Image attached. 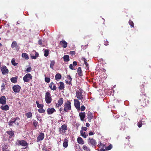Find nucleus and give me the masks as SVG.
Returning a JSON list of instances; mask_svg holds the SVG:
<instances>
[{"label":"nucleus","mask_w":151,"mask_h":151,"mask_svg":"<svg viewBox=\"0 0 151 151\" xmlns=\"http://www.w3.org/2000/svg\"><path fill=\"white\" fill-rule=\"evenodd\" d=\"M80 133L81 136L84 138H86L88 136V134L83 132V130L80 131Z\"/></svg>","instance_id":"obj_19"},{"label":"nucleus","mask_w":151,"mask_h":151,"mask_svg":"<svg viewBox=\"0 0 151 151\" xmlns=\"http://www.w3.org/2000/svg\"><path fill=\"white\" fill-rule=\"evenodd\" d=\"M138 126L139 128L141 127L142 126V123H140V122H138Z\"/></svg>","instance_id":"obj_53"},{"label":"nucleus","mask_w":151,"mask_h":151,"mask_svg":"<svg viewBox=\"0 0 151 151\" xmlns=\"http://www.w3.org/2000/svg\"><path fill=\"white\" fill-rule=\"evenodd\" d=\"M130 138L129 137H126V139H129Z\"/></svg>","instance_id":"obj_64"},{"label":"nucleus","mask_w":151,"mask_h":151,"mask_svg":"<svg viewBox=\"0 0 151 151\" xmlns=\"http://www.w3.org/2000/svg\"><path fill=\"white\" fill-rule=\"evenodd\" d=\"M18 119V118H17ZM17 119V118H16L15 119H12V121H10L9 122V126H18L19 123L18 122H16Z\"/></svg>","instance_id":"obj_7"},{"label":"nucleus","mask_w":151,"mask_h":151,"mask_svg":"<svg viewBox=\"0 0 151 151\" xmlns=\"http://www.w3.org/2000/svg\"><path fill=\"white\" fill-rule=\"evenodd\" d=\"M55 63V62L54 60L51 61V63L50 64V67L51 68L53 69V66Z\"/></svg>","instance_id":"obj_35"},{"label":"nucleus","mask_w":151,"mask_h":151,"mask_svg":"<svg viewBox=\"0 0 151 151\" xmlns=\"http://www.w3.org/2000/svg\"><path fill=\"white\" fill-rule=\"evenodd\" d=\"M85 107L83 105L81 107V111H83L85 110Z\"/></svg>","instance_id":"obj_48"},{"label":"nucleus","mask_w":151,"mask_h":151,"mask_svg":"<svg viewBox=\"0 0 151 151\" xmlns=\"http://www.w3.org/2000/svg\"><path fill=\"white\" fill-rule=\"evenodd\" d=\"M87 129V128L86 127H82L81 128V130H84L85 131H86Z\"/></svg>","instance_id":"obj_49"},{"label":"nucleus","mask_w":151,"mask_h":151,"mask_svg":"<svg viewBox=\"0 0 151 151\" xmlns=\"http://www.w3.org/2000/svg\"><path fill=\"white\" fill-rule=\"evenodd\" d=\"M61 78V75L59 73H58L56 74L55 76V79L57 81H59Z\"/></svg>","instance_id":"obj_23"},{"label":"nucleus","mask_w":151,"mask_h":151,"mask_svg":"<svg viewBox=\"0 0 151 151\" xmlns=\"http://www.w3.org/2000/svg\"><path fill=\"white\" fill-rule=\"evenodd\" d=\"M37 107L40 109H42L43 108V106L42 104H39L37 106Z\"/></svg>","instance_id":"obj_47"},{"label":"nucleus","mask_w":151,"mask_h":151,"mask_svg":"<svg viewBox=\"0 0 151 151\" xmlns=\"http://www.w3.org/2000/svg\"><path fill=\"white\" fill-rule=\"evenodd\" d=\"M70 53L71 55H73L75 54V52L74 51H70Z\"/></svg>","instance_id":"obj_52"},{"label":"nucleus","mask_w":151,"mask_h":151,"mask_svg":"<svg viewBox=\"0 0 151 151\" xmlns=\"http://www.w3.org/2000/svg\"><path fill=\"white\" fill-rule=\"evenodd\" d=\"M17 45V43L16 41L13 42L11 45V47L12 48H14V47H16Z\"/></svg>","instance_id":"obj_33"},{"label":"nucleus","mask_w":151,"mask_h":151,"mask_svg":"<svg viewBox=\"0 0 151 151\" xmlns=\"http://www.w3.org/2000/svg\"><path fill=\"white\" fill-rule=\"evenodd\" d=\"M61 129L64 131L67 130V127L66 125L65 124L61 126Z\"/></svg>","instance_id":"obj_37"},{"label":"nucleus","mask_w":151,"mask_h":151,"mask_svg":"<svg viewBox=\"0 0 151 151\" xmlns=\"http://www.w3.org/2000/svg\"><path fill=\"white\" fill-rule=\"evenodd\" d=\"M44 55L45 57H47L49 54V51L48 50L43 49Z\"/></svg>","instance_id":"obj_30"},{"label":"nucleus","mask_w":151,"mask_h":151,"mask_svg":"<svg viewBox=\"0 0 151 151\" xmlns=\"http://www.w3.org/2000/svg\"><path fill=\"white\" fill-rule=\"evenodd\" d=\"M100 60V62H101V63H102V64H104V63H103V59L102 58H101V59H100L99 60Z\"/></svg>","instance_id":"obj_59"},{"label":"nucleus","mask_w":151,"mask_h":151,"mask_svg":"<svg viewBox=\"0 0 151 151\" xmlns=\"http://www.w3.org/2000/svg\"><path fill=\"white\" fill-rule=\"evenodd\" d=\"M33 122V125L35 127H36L37 125L38 124V122L35 120H34Z\"/></svg>","instance_id":"obj_41"},{"label":"nucleus","mask_w":151,"mask_h":151,"mask_svg":"<svg viewBox=\"0 0 151 151\" xmlns=\"http://www.w3.org/2000/svg\"><path fill=\"white\" fill-rule=\"evenodd\" d=\"M88 144L89 145H91L92 147H95L96 145V142L95 140L93 138H89L88 139Z\"/></svg>","instance_id":"obj_5"},{"label":"nucleus","mask_w":151,"mask_h":151,"mask_svg":"<svg viewBox=\"0 0 151 151\" xmlns=\"http://www.w3.org/2000/svg\"><path fill=\"white\" fill-rule=\"evenodd\" d=\"M32 114L31 112H29L26 113V116L27 118H29L32 117Z\"/></svg>","instance_id":"obj_34"},{"label":"nucleus","mask_w":151,"mask_h":151,"mask_svg":"<svg viewBox=\"0 0 151 151\" xmlns=\"http://www.w3.org/2000/svg\"><path fill=\"white\" fill-rule=\"evenodd\" d=\"M39 54L35 51H33L31 54V57L32 59H35L38 57Z\"/></svg>","instance_id":"obj_11"},{"label":"nucleus","mask_w":151,"mask_h":151,"mask_svg":"<svg viewBox=\"0 0 151 151\" xmlns=\"http://www.w3.org/2000/svg\"><path fill=\"white\" fill-rule=\"evenodd\" d=\"M12 88L15 92L18 93L20 91L21 87L18 85H15Z\"/></svg>","instance_id":"obj_8"},{"label":"nucleus","mask_w":151,"mask_h":151,"mask_svg":"<svg viewBox=\"0 0 151 151\" xmlns=\"http://www.w3.org/2000/svg\"><path fill=\"white\" fill-rule=\"evenodd\" d=\"M67 78L68 80H71L72 79V78L70 76H68L67 77Z\"/></svg>","instance_id":"obj_57"},{"label":"nucleus","mask_w":151,"mask_h":151,"mask_svg":"<svg viewBox=\"0 0 151 151\" xmlns=\"http://www.w3.org/2000/svg\"><path fill=\"white\" fill-rule=\"evenodd\" d=\"M77 141L78 143L80 144L83 145L84 144V141L81 137H78L77 139Z\"/></svg>","instance_id":"obj_21"},{"label":"nucleus","mask_w":151,"mask_h":151,"mask_svg":"<svg viewBox=\"0 0 151 151\" xmlns=\"http://www.w3.org/2000/svg\"><path fill=\"white\" fill-rule=\"evenodd\" d=\"M32 77L29 73L27 74L23 78V80L24 82H29L30 80L32 78Z\"/></svg>","instance_id":"obj_4"},{"label":"nucleus","mask_w":151,"mask_h":151,"mask_svg":"<svg viewBox=\"0 0 151 151\" xmlns=\"http://www.w3.org/2000/svg\"><path fill=\"white\" fill-rule=\"evenodd\" d=\"M37 120L39 121H40V122H41L42 121V119H41V118L40 116H37Z\"/></svg>","instance_id":"obj_50"},{"label":"nucleus","mask_w":151,"mask_h":151,"mask_svg":"<svg viewBox=\"0 0 151 151\" xmlns=\"http://www.w3.org/2000/svg\"><path fill=\"white\" fill-rule=\"evenodd\" d=\"M73 65L74 67H75L77 65V62L76 61H74L73 64Z\"/></svg>","instance_id":"obj_51"},{"label":"nucleus","mask_w":151,"mask_h":151,"mask_svg":"<svg viewBox=\"0 0 151 151\" xmlns=\"http://www.w3.org/2000/svg\"><path fill=\"white\" fill-rule=\"evenodd\" d=\"M6 132L9 135V137L11 138L14 135V131H7Z\"/></svg>","instance_id":"obj_24"},{"label":"nucleus","mask_w":151,"mask_h":151,"mask_svg":"<svg viewBox=\"0 0 151 151\" xmlns=\"http://www.w3.org/2000/svg\"><path fill=\"white\" fill-rule=\"evenodd\" d=\"M71 109V103L69 101H67L64 104V110L65 111L68 112Z\"/></svg>","instance_id":"obj_2"},{"label":"nucleus","mask_w":151,"mask_h":151,"mask_svg":"<svg viewBox=\"0 0 151 151\" xmlns=\"http://www.w3.org/2000/svg\"><path fill=\"white\" fill-rule=\"evenodd\" d=\"M82 148L85 151H90L91 150L90 149L88 148L86 145H83L82 147Z\"/></svg>","instance_id":"obj_31"},{"label":"nucleus","mask_w":151,"mask_h":151,"mask_svg":"<svg viewBox=\"0 0 151 151\" xmlns=\"http://www.w3.org/2000/svg\"><path fill=\"white\" fill-rule=\"evenodd\" d=\"M49 87L52 90H55L56 89V86L54 83L53 82L49 84Z\"/></svg>","instance_id":"obj_20"},{"label":"nucleus","mask_w":151,"mask_h":151,"mask_svg":"<svg viewBox=\"0 0 151 151\" xmlns=\"http://www.w3.org/2000/svg\"><path fill=\"white\" fill-rule=\"evenodd\" d=\"M82 60L84 61V63L87 62V60L85 58H82Z\"/></svg>","instance_id":"obj_58"},{"label":"nucleus","mask_w":151,"mask_h":151,"mask_svg":"<svg viewBox=\"0 0 151 151\" xmlns=\"http://www.w3.org/2000/svg\"><path fill=\"white\" fill-rule=\"evenodd\" d=\"M104 45L106 46L108 45V42L107 41H106L104 42Z\"/></svg>","instance_id":"obj_56"},{"label":"nucleus","mask_w":151,"mask_h":151,"mask_svg":"<svg viewBox=\"0 0 151 151\" xmlns=\"http://www.w3.org/2000/svg\"><path fill=\"white\" fill-rule=\"evenodd\" d=\"M112 148V145L111 144L109 145L108 146L106 147L105 148L107 150H110Z\"/></svg>","instance_id":"obj_38"},{"label":"nucleus","mask_w":151,"mask_h":151,"mask_svg":"<svg viewBox=\"0 0 151 151\" xmlns=\"http://www.w3.org/2000/svg\"><path fill=\"white\" fill-rule=\"evenodd\" d=\"M60 44L64 48H65L67 47V43L65 40L61 41L60 42Z\"/></svg>","instance_id":"obj_18"},{"label":"nucleus","mask_w":151,"mask_h":151,"mask_svg":"<svg viewBox=\"0 0 151 151\" xmlns=\"http://www.w3.org/2000/svg\"><path fill=\"white\" fill-rule=\"evenodd\" d=\"M63 146L65 148L67 147L68 146V140L65 139L63 143Z\"/></svg>","instance_id":"obj_27"},{"label":"nucleus","mask_w":151,"mask_h":151,"mask_svg":"<svg viewBox=\"0 0 151 151\" xmlns=\"http://www.w3.org/2000/svg\"><path fill=\"white\" fill-rule=\"evenodd\" d=\"M79 116L80 117L81 120L82 121H84L85 116V113L84 112H81L79 114Z\"/></svg>","instance_id":"obj_16"},{"label":"nucleus","mask_w":151,"mask_h":151,"mask_svg":"<svg viewBox=\"0 0 151 151\" xmlns=\"http://www.w3.org/2000/svg\"><path fill=\"white\" fill-rule=\"evenodd\" d=\"M129 24L131 26V27H134V23L133 22H132L131 20H129Z\"/></svg>","instance_id":"obj_42"},{"label":"nucleus","mask_w":151,"mask_h":151,"mask_svg":"<svg viewBox=\"0 0 151 151\" xmlns=\"http://www.w3.org/2000/svg\"><path fill=\"white\" fill-rule=\"evenodd\" d=\"M86 126L87 127H89L90 126V124L88 123H87L86 124Z\"/></svg>","instance_id":"obj_60"},{"label":"nucleus","mask_w":151,"mask_h":151,"mask_svg":"<svg viewBox=\"0 0 151 151\" xmlns=\"http://www.w3.org/2000/svg\"><path fill=\"white\" fill-rule=\"evenodd\" d=\"M22 57L26 59L27 60L29 59L28 55L26 53H23L22 55Z\"/></svg>","instance_id":"obj_29"},{"label":"nucleus","mask_w":151,"mask_h":151,"mask_svg":"<svg viewBox=\"0 0 151 151\" xmlns=\"http://www.w3.org/2000/svg\"><path fill=\"white\" fill-rule=\"evenodd\" d=\"M71 80H70V81L68 82V84L69 85H71Z\"/></svg>","instance_id":"obj_61"},{"label":"nucleus","mask_w":151,"mask_h":151,"mask_svg":"<svg viewBox=\"0 0 151 151\" xmlns=\"http://www.w3.org/2000/svg\"><path fill=\"white\" fill-rule=\"evenodd\" d=\"M11 62L12 65H13L14 66H16L17 65V63H16L15 60L13 58L12 59Z\"/></svg>","instance_id":"obj_36"},{"label":"nucleus","mask_w":151,"mask_h":151,"mask_svg":"<svg viewBox=\"0 0 151 151\" xmlns=\"http://www.w3.org/2000/svg\"><path fill=\"white\" fill-rule=\"evenodd\" d=\"M94 134L93 133L91 132V131H90L89 133V135H93Z\"/></svg>","instance_id":"obj_54"},{"label":"nucleus","mask_w":151,"mask_h":151,"mask_svg":"<svg viewBox=\"0 0 151 151\" xmlns=\"http://www.w3.org/2000/svg\"><path fill=\"white\" fill-rule=\"evenodd\" d=\"M63 59L65 61L68 62L69 61V56L68 55H65L64 56Z\"/></svg>","instance_id":"obj_28"},{"label":"nucleus","mask_w":151,"mask_h":151,"mask_svg":"<svg viewBox=\"0 0 151 151\" xmlns=\"http://www.w3.org/2000/svg\"><path fill=\"white\" fill-rule=\"evenodd\" d=\"M83 91L80 89L79 91H77L76 93V97L78 99L81 100L82 101H83L85 98L83 95Z\"/></svg>","instance_id":"obj_1"},{"label":"nucleus","mask_w":151,"mask_h":151,"mask_svg":"<svg viewBox=\"0 0 151 151\" xmlns=\"http://www.w3.org/2000/svg\"><path fill=\"white\" fill-rule=\"evenodd\" d=\"M9 106L7 105H6L4 106L2 105L0 107V108L1 109L4 111H7L9 109Z\"/></svg>","instance_id":"obj_22"},{"label":"nucleus","mask_w":151,"mask_h":151,"mask_svg":"<svg viewBox=\"0 0 151 151\" xmlns=\"http://www.w3.org/2000/svg\"><path fill=\"white\" fill-rule=\"evenodd\" d=\"M74 106L77 109H79L80 106V102L77 99H74Z\"/></svg>","instance_id":"obj_9"},{"label":"nucleus","mask_w":151,"mask_h":151,"mask_svg":"<svg viewBox=\"0 0 151 151\" xmlns=\"http://www.w3.org/2000/svg\"><path fill=\"white\" fill-rule=\"evenodd\" d=\"M18 143L19 145L23 146H26L28 145L27 142L24 140H19Z\"/></svg>","instance_id":"obj_13"},{"label":"nucleus","mask_w":151,"mask_h":151,"mask_svg":"<svg viewBox=\"0 0 151 151\" xmlns=\"http://www.w3.org/2000/svg\"><path fill=\"white\" fill-rule=\"evenodd\" d=\"M106 151L104 149H101L100 151Z\"/></svg>","instance_id":"obj_62"},{"label":"nucleus","mask_w":151,"mask_h":151,"mask_svg":"<svg viewBox=\"0 0 151 151\" xmlns=\"http://www.w3.org/2000/svg\"><path fill=\"white\" fill-rule=\"evenodd\" d=\"M45 99L46 102L47 104H50L51 102L52 98L49 92H47L46 93Z\"/></svg>","instance_id":"obj_3"},{"label":"nucleus","mask_w":151,"mask_h":151,"mask_svg":"<svg viewBox=\"0 0 151 151\" xmlns=\"http://www.w3.org/2000/svg\"><path fill=\"white\" fill-rule=\"evenodd\" d=\"M60 85L59 87V89L60 90H62L64 88V83L62 82H60L59 83Z\"/></svg>","instance_id":"obj_25"},{"label":"nucleus","mask_w":151,"mask_h":151,"mask_svg":"<svg viewBox=\"0 0 151 151\" xmlns=\"http://www.w3.org/2000/svg\"><path fill=\"white\" fill-rule=\"evenodd\" d=\"M88 118V121L89 122H91V120L93 118V114L89 111L87 113Z\"/></svg>","instance_id":"obj_15"},{"label":"nucleus","mask_w":151,"mask_h":151,"mask_svg":"<svg viewBox=\"0 0 151 151\" xmlns=\"http://www.w3.org/2000/svg\"><path fill=\"white\" fill-rule=\"evenodd\" d=\"M6 98L4 96H2L0 98V104L4 105L6 104Z\"/></svg>","instance_id":"obj_12"},{"label":"nucleus","mask_w":151,"mask_h":151,"mask_svg":"<svg viewBox=\"0 0 151 151\" xmlns=\"http://www.w3.org/2000/svg\"><path fill=\"white\" fill-rule=\"evenodd\" d=\"M63 102V98H60L58 101V103L56 104V106L59 107L61 106Z\"/></svg>","instance_id":"obj_17"},{"label":"nucleus","mask_w":151,"mask_h":151,"mask_svg":"<svg viewBox=\"0 0 151 151\" xmlns=\"http://www.w3.org/2000/svg\"><path fill=\"white\" fill-rule=\"evenodd\" d=\"M38 111L40 113H44L45 112V110L42 109H40L38 110Z\"/></svg>","instance_id":"obj_44"},{"label":"nucleus","mask_w":151,"mask_h":151,"mask_svg":"<svg viewBox=\"0 0 151 151\" xmlns=\"http://www.w3.org/2000/svg\"><path fill=\"white\" fill-rule=\"evenodd\" d=\"M38 44L41 45H43L42 44V41L41 40H40L38 41Z\"/></svg>","instance_id":"obj_55"},{"label":"nucleus","mask_w":151,"mask_h":151,"mask_svg":"<svg viewBox=\"0 0 151 151\" xmlns=\"http://www.w3.org/2000/svg\"><path fill=\"white\" fill-rule=\"evenodd\" d=\"M45 81L47 83H49L50 81V78L48 77H45Z\"/></svg>","instance_id":"obj_40"},{"label":"nucleus","mask_w":151,"mask_h":151,"mask_svg":"<svg viewBox=\"0 0 151 151\" xmlns=\"http://www.w3.org/2000/svg\"><path fill=\"white\" fill-rule=\"evenodd\" d=\"M77 72L79 76H82V71L81 70V68L80 67H79L78 68L77 70Z\"/></svg>","instance_id":"obj_26"},{"label":"nucleus","mask_w":151,"mask_h":151,"mask_svg":"<svg viewBox=\"0 0 151 151\" xmlns=\"http://www.w3.org/2000/svg\"><path fill=\"white\" fill-rule=\"evenodd\" d=\"M1 69L2 73L3 75H6L9 73V70L6 67V66H2L1 68Z\"/></svg>","instance_id":"obj_6"},{"label":"nucleus","mask_w":151,"mask_h":151,"mask_svg":"<svg viewBox=\"0 0 151 151\" xmlns=\"http://www.w3.org/2000/svg\"><path fill=\"white\" fill-rule=\"evenodd\" d=\"M55 109L53 108H49L47 110V113L49 114H52L55 111Z\"/></svg>","instance_id":"obj_14"},{"label":"nucleus","mask_w":151,"mask_h":151,"mask_svg":"<svg viewBox=\"0 0 151 151\" xmlns=\"http://www.w3.org/2000/svg\"><path fill=\"white\" fill-rule=\"evenodd\" d=\"M84 63L85 64V65H86V67H85V68L87 70H88V63L87 62Z\"/></svg>","instance_id":"obj_43"},{"label":"nucleus","mask_w":151,"mask_h":151,"mask_svg":"<svg viewBox=\"0 0 151 151\" xmlns=\"http://www.w3.org/2000/svg\"><path fill=\"white\" fill-rule=\"evenodd\" d=\"M31 70H32L31 68V67H29L27 68L26 71L27 72H30V71H31Z\"/></svg>","instance_id":"obj_46"},{"label":"nucleus","mask_w":151,"mask_h":151,"mask_svg":"<svg viewBox=\"0 0 151 151\" xmlns=\"http://www.w3.org/2000/svg\"><path fill=\"white\" fill-rule=\"evenodd\" d=\"M74 67L73 65L72 64H70L69 65V68L71 70H75V69L74 68Z\"/></svg>","instance_id":"obj_45"},{"label":"nucleus","mask_w":151,"mask_h":151,"mask_svg":"<svg viewBox=\"0 0 151 151\" xmlns=\"http://www.w3.org/2000/svg\"><path fill=\"white\" fill-rule=\"evenodd\" d=\"M44 137V134L43 133H41L39 136L37 137V141L38 142L42 140Z\"/></svg>","instance_id":"obj_10"},{"label":"nucleus","mask_w":151,"mask_h":151,"mask_svg":"<svg viewBox=\"0 0 151 151\" xmlns=\"http://www.w3.org/2000/svg\"><path fill=\"white\" fill-rule=\"evenodd\" d=\"M17 77H13L11 79V81L12 83H15L17 81Z\"/></svg>","instance_id":"obj_32"},{"label":"nucleus","mask_w":151,"mask_h":151,"mask_svg":"<svg viewBox=\"0 0 151 151\" xmlns=\"http://www.w3.org/2000/svg\"><path fill=\"white\" fill-rule=\"evenodd\" d=\"M36 103L37 106H38V105H39V104L38 101H36Z\"/></svg>","instance_id":"obj_63"},{"label":"nucleus","mask_w":151,"mask_h":151,"mask_svg":"<svg viewBox=\"0 0 151 151\" xmlns=\"http://www.w3.org/2000/svg\"><path fill=\"white\" fill-rule=\"evenodd\" d=\"M5 85L4 83H3L1 86V91L3 92L4 90L5 89Z\"/></svg>","instance_id":"obj_39"}]
</instances>
